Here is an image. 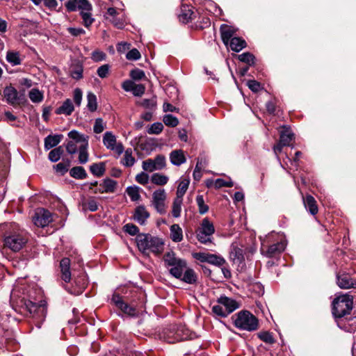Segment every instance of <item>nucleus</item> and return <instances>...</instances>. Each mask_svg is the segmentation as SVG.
Listing matches in <instances>:
<instances>
[{"mask_svg":"<svg viewBox=\"0 0 356 356\" xmlns=\"http://www.w3.org/2000/svg\"><path fill=\"white\" fill-rule=\"evenodd\" d=\"M170 160L171 163L175 166H179L186 161L184 151L181 149L173 150L170 154Z\"/></svg>","mask_w":356,"mask_h":356,"instance_id":"25","label":"nucleus"},{"mask_svg":"<svg viewBox=\"0 0 356 356\" xmlns=\"http://www.w3.org/2000/svg\"><path fill=\"white\" fill-rule=\"evenodd\" d=\"M124 7L121 1L113 0V25L120 29H123L127 24Z\"/></svg>","mask_w":356,"mask_h":356,"instance_id":"9","label":"nucleus"},{"mask_svg":"<svg viewBox=\"0 0 356 356\" xmlns=\"http://www.w3.org/2000/svg\"><path fill=\"white\" fill-rule=\"evenodd\" d=\"M140 105L149 111H155L156 108V97H152L151 99H143L140 102Z\"/></svg>","mask_w":356,"mask_h":356,"instance_id":"47","label":"nucleus"},{"mask_svg":"<svg viewBox=\"0 0 356 356\" xmlns=\"http://www.w3.org/2000/svg\"><path fill=\"white\" fill-rule=\"evenodd\" d=\"M105 128L104 123L101 118H97L95 120V125L93 127L94 132L96 134L102 133Z\"/></svg>","mask_w":356,"mask_h":356,"instance_id":"63","label":"nucleus"},{"mask_svg":"<svg viewBox=\"0 0 356 356\" xmlns=\"http://www.w3.org/2000/svg\"><path fill=\"white\" fill-rule=\"evenodd\" d=\"M303 203L306 210L309 213L314 216L318 213V209L314 197L310 195H307L305 198H303Z\"/></svg>","mask_w":356,"mask_h":356,"instance_id":"27","label":"nucleus"},{"mask_svg":"<svg viewBox=\"0 0 356 356\" xmlns=\"http://www.w3.org/2000/svg\"><path fill=\"white\" fill-rule=\"evenodd\" d=\"M63 152L64 149L62 146L56 147L49 153V159L52 162H56L60 159Z\"/></svg>","mask_w":356,"mask_h":356,"instance_id":"44","label":"nucleus"},{"mask_svg":"<svg viewBox=\"0 0 356 356\" xmlns=\"http://www.w3.org/2000/svg\"><path fill=\"white\" fill-rule=\"evenodd\" d=\"M247 86L253 92H257L262 88L261 83L255 80L248 81Z\"/></svg>","mask_w":356,"mask_h":356,"instance_id":"61","label":"nucleus"},{"mask_svg":"<svg viewBox=\"0 0 356 356\" xmlns=\"http://www.w3.org/2000/svg\"><path fill=\"white\" fill-rule=\"evenodd\" d=\"M97 209V203L94 199L86 200L82 202V209L84 211H95Z\"/></svg>","mask_w":356,"mask_h":356,"instance_id":"46","label":"nucleus"},{"mask_svg":"<svg viewBox=\"0 0 356 356\" xmlns=\"http://www.w3.org/2000/svg\"><path fill=\"white\" fill-rule=\"evenodd\" d=\"M234 326L240 330L253 332L259 327L258 318L248 310H242L232 316Z\"/></svg>","mask_w":356,"mask_h":356,"instance_id":"4","label":"nucleus"},{"mask_svg":"<svg viewBox=\"0 0 356 356\" xmlns=\"http://www.w3.org/2000/svg\"><path fill=\"white\" fill-rule=\"evenodd\" d=\"M124 147L121 143L116 141V138L113 135V152H115L118 156H120L124 152Z\"/></svg>","mask_w":356,"mask_h":356,"instance_id":"59","label":"nucleus"},{"mask_svg":"<svg viewBox=\"0 0 356 356\" xmlns=\"http://www.w3.org/2000/svg\"><path fill=\"white\" fill-rule=\"evenodd\" d=\"M170 238L174 242H180L183 240V232L180 226L174 224L170 227Z\"/></svg>","mask_w":356,"mask_h":356,"instance_id":"31","label":"nucleus"},{"mask_svg":"<svg viewBox=\"0 0 356 356\" xmlns=\"http://www.w3.org/2000/svg\"><path fill=\"white\" fill-rule=\"evenodd\" d=\"M353 304V298L348 294L337 296L332 301V315L336 318L345 316L352 310Z\"/></svg>","mask_w":356,"mask_h":356,"instance_id":"5","label":"nucleus"},{"mask_svg":"<svg viewBox=\"0 0 356 356\" xmlns=\"http://www.w3.org/2000/svg\"><path fill=\"white\" fill-rule=\"evenodd\" d=\"M177 279L188 284H195L197 282L196 273L193 268L188 267V265L184 270L183 275Z\"/></svg>","mask_w":356,"mask_h":356,"instance_id":"22","label":"nucleus"},{"mask_svg":"<svg viewBox=\"0 0 356 356\" xmlns=\"http://www.w3.org/2000/svg\"><path fill=\"white\" fill-rule=\"evenodd\" d=\"M212 312L217 316L225 318L229 315V312L220 304L212 307Z\"/></svg>","mask_w":356,"mask_h":356,"instance_id":"49","label":"nucleus"},{"mask_svg":"<svg viewBox=\"0 0 356 356\" xmlns=\"http://www.w3.org/2000/svg\"><path fill=\"white\" fill-rule=\"evenodd\" d=\"M29 97L30 99L34 103H39L42 102L43 99V95L42 92L36 88H33L30 90L29 93Z\"/></svg>","mask_w":356,"mask_h":356,"instance_id":"51","label":"nucleus"},{"mask_svg":"<svg viewBox=\"0 0 356 356\" xmlns=\"http://www.w3.org/2000/svg\"><path fill=\"white\" fill-rule=\"evenodd\" d=\"M140 58V53L139 51L134 48L129 51L126 54V58L129 60H137Z\"/></svg>","mask_w":356,"mask_h":356,"instance_id":"60","label":"nucleus"},{"mask_svg":"<svg viewBox=\"0 0 356 356\" xmlns=\"http://www.w3.org/2000/svg\"><path fill=\"white\" fill-rule=\"evenodd\" d=\"M113 303L124 314L129 316H136V308L125 302L118 295L113 294Z\"/></svg>","mask_w":356,"mask_h":356,"instance_id":"14","label":"nucleus"},{"mask_svg":"<svg viewBox=\"0 0 356 356\" xmlns=\"http://www.w3.org/2000/svg\"><path fill=\"white\" fill-rule=\"evenodd\" d=\"M70 175L71 177L79 179H83L87 177V173L85 169L81 166L72 168L70 171Z\"/></svg>","mask_w":356,"mask_h":356,"instance_id":"41","label":"nucleus"},{"mask_svg":"<svg viewBox=\"0 0 356 356\" xmlns=\"http://www.w3.org/2000/svg\"><path fill=\"white\" fill-rule=\"evenodd\" d=\"M74 283L79 286L80 290L84 289L88 284V280L84 274L74 279Z\"/></svg>","mask_w":356,"mask_h":356,"instance_id":"57","label":"nucleus"},{"mask_svg":"<svg viewBox=\"0 0 356 356\" xmlns=\"http://www.w3.org/2000/svg\"><path fill=\"white\" fill-rule=\"evenodd\" d=\"M163 121L166 126L170 127H175L179 124L178 118L171 114L165 115Z\"/></svg>","mask_w":356,"mask_h":356,"instance_id":"48","label":"nucleus"},{"mask_svg":"<svg viewBox=\"0 0 356 356\" xmlns=\"http://www.w3.org/2000/svg\"><path fill=\"white\" fill-rule=\"evenodd\" d=\"M61 138V135L48 136L44 139V148L49 149L56 147L60 142Z\"/></svg>","mask_w":356,"mask_h":356,"instance_id":"32","label":"nucleus"},{"mask_svg":"<svg viewBox=\"0 0 356 356\" xmlns=\"http://www.w3.org/2000/svg\"><path fill=\"white\" fill-rule=\"evenodd\" d=\"M10 298L17 306L25 308L30 314H39L40 317L42 318V320L44 321L46 310L43 306L26 299L25 297H18L17 291H13L11 293Z\"/></svg>","mask_w":356,"mask_h":356,"instance_id":"6","label":"nucleus"},{"mask_svg":"<svg viewBox=\"0 0 356 356\" xmlns=\"http://www.w3.org/2000/svg\"><path fill=\"white\" fill-rule=\"evenodd\" d=\"M193 15L192 6L183 4L179 14V19L183 23H187L193 19Z\"/></svg>","mask_w":356,"mask_h":356,"instance_id":"26","label":"nucleus"},{"mask_svg":"<svg viewBox=\"0 0 356 356\" xmlns=\"http://www.w3.org/2000/svg\"><path fill=\"white\" fill-rule=\"evenodd\" d=\"M215 233L213 223L208 218H204L196 230L197 241L204 245L212 243L213 234Z\"/></svg>","mask_w":356,"mask_h":356,"instance_id":"7","label":"nucleus"},{"mask_svg":"<svg viewBox=\"0 0 356 356\" xmlns=\"http://www.w3.org/2000/svg\"><path fill=\"white\" fill-rule=\"evenodd\" d=\"M73 100L74 104L79 106L82 101V91L80 88H75L73 92Z\"/></svg>","mask_w":356,"mask_h":356,"instance_id":"62","label":"nucleus"},{"mask_svg":"<svg viewBox=\"0 0 356 356\" xmlns=\"http://www.w3.org/2000/svg\"><path fill=\"white\" fill-rule=\"evenodd\" d=\"M140 188L137 186H130L127 188L126 192L132 202H136L140 199Z\"/></svg>","mask_w":356,"mask_h":356,"instance_id":"36","label":"nucleus"},{"mask_svg":"<svg viewBox=\"0 0 356 356\" xmlns=\"http://www.w3.org/2000/svg\"><path fill=\"white\" fill-rule=\"evenodd\" d=\"M149 216L150 213L144 205H138L135 208L133 218L139 225H145Z\"/></svg>","mask_w":356,"mask_h":356,"instance_id":"17","label":"nucleus"},{"mask_svg":"<svg viewBox=\"0 0 356 356\" xmlns=\"http://www.w3.org/2000/svg\"><path fill=\"white\" fill-rule=\"evenodd\" d=\"M136 162L135 158L132 156V149L128 148L124 151V155L121 161L122 165L126 167H131Z\"/></svg>","mask_w":356,"mask_h":356,"instance_id":"34","label":"nucleus"},{"mask_svg":"<svg viewBox=\"0 0 356 356\" xmlns=\"http://www.w3.org/2000/svg\"><path fill=\"white\" fill-rule=\"evenodd\" d=\"M163 129V125L161 122H154L147 129L149 134H159Z\"/></svg>","mask_w":356,"mask_h":356,"instance_id":"53","label":"nucleus"},{"mask_svg":"<svg viewBox=\"0 0 356 356\" xmlns=\"http://www.w3.org/2000/svg\"><path fill=\"white\" fill-rule=\"evenodd\" d=\"M233 185L234 184L231 180L225 181L221 178L216 179L214 182V186L216 188H220L222 187H232Z\"/></svg>","mask_w":356,"mask_h":356,"instance_id":"56","label":"nucleus"},{"mask_svg":"<svg viewBox=\"0 0 356 356\" xmlns=\"http://www.w3.org/2000/svg\"><path fill=\"white\" fill-rule=\"evenodd\" d=\"M105 163L103 162L93 163L90 166L91 173L97 177L102 176L105 172Z\"/></svg>","mask_w":356,"mask_h":356,"instance_id":"42","label":"nucleus"},{"mask_svg":"<svg viewBox=\"0 0 356 356\" xmlns=\"http://www.w3.org/2000/svg\"><path fill=\"white\" fill-rule=\"evenodd\" d=\"M136 181L142 185H145L149 181V176L145 172H142L136 176Z\"/></svg>","mask_w":356,"mask_h":356,"instance_id":"64","label":"nucleus"},{"mask_svg":"<svg viewBox=\"0 0 356 356\" xmlns=\"http://www.w3.org/2000/svg\"><path fill=\"white\" fill-rule=\"evenodd\" d=\"M188 181H182L180 182L177 191L176 197H180V199H183V196L188 189Z\"/></svg>","mask_w":356,"mask_h":356,"instance_id":"54","label":"nucleus"},{"mask_svg":"<svg viewBox=\"0 0 356 356\" xmlns=\"http://www.w3.org/2000/svg\"><path fill=\"white\" fill-rule=\"evenodd\" d=\"M90 3L88 0H69L65 3L68 12L87 10L90 8Z\"/></svg>","mask_w":356,"mask_h":356,"instance_id":"16","label":"nucleus"},{"mask_svg":"<svg viewBox=\"0 0 356 356\" xmlns=\"http://www.w3.org/2000/svg\"><path fill=\"white\" fill-rule=\"evenodd\" d=\"M0 239L3 248L13 252L22 250L29 241L27 232L15 222L0 225Z\"/></svg>","mask_w":356,"mask_h":356,"instance_id":"1","label":"nucleus"},{"mask_svg":"<svg viewBox=\"0 0 356 356\" xmlns=\"http://www.w3.org/2000/svg\"><path fill=\"white\" fill-rule=\"evenodd\" d=\"M6 60L13 65H18L22 63V58L19 53L14 51H9L7 52Z\"/></svg>","mask_w":356,"mask_h":356,"instance_id":"37","label":"nucleus"},{"mask_svg":"<svg viewBox=\"0 0 356 356\" xmlns=\"http://www.w3.org/2000/svg\"><path fill=\"white\" fill-rule=\"evenodd\" d=\"M136 241L138 250L143 254H149V252L159 254L163 250V240L149 234H138Z\"/></svg>","mask_w":356,"mask_h":356,"instance_id":"2","label":"nucleus"},{"mask_svg":"<svg viewBox=\"0 0 356 356\" xmlns=\"http://www.w3.org/2000/svg\"><path fill=\"white\" fill-rule=\"evenodd\" d=\"M85 186H88V189L94 193H108L111 191V179H106L99 184H98L97 181L86 184Z\"/></svg>","mask_w":356,"mask_h":356,"instance_id":"15","label":"nucleus"},{"mask_svg":"<svg viewBox=\"0 0 356 356\" xmlns=\"http://www.w3.org/2000/svg\"><path fill=\"white\" fill-rule=\"evenodd\" d=\"M130 76L132 79L139 81L143 79L145 76V74L142 70L136 68L131 71Z\"/></svg>","mask_w":356,"mask_h":356,"instance_id":"58","label":"nucleus"},{"mask_svg":"<svg viewBox=\"0 0 356 356\" xmlns=\"http://www.w3.org/2000/svg\"><path fill=\"white\" fill-rule=\"evenodd\" d=\"M258 337L264 342L273 344L275 342V340L272 334L269 332H261L257 334Z\"/></svg>","mask_w":356,"mask_h":356,"instance_id":"52","label":"nucleus"},{"mask_svg":"<svg viewBox=\"0 0 356 356\" xmlns=\"http://www.w3.org/2000/svg\"><path fill=\"white\" fill-rule=\"evenodd\" d=\"M53 220L52 214L44 209H38L33 217V221L37 227H44Z\"/></svg>","mask_w":356,"mask_h":356,"instance_id":"13","label":"nucleus"},{"mask_svg":"<svg viewBox=\"0 0 356 356\" xmlns=\"http://www.w3.org/2000/svg\"><path fill=\"white\" fill-rule=\"evenodd\" d=\"M124 231L131 236H137L139 232V229L136 225L132 223H127L124 226Z\"/></svg>","mask_w":356,"mask_h":356,"instance_id":"55","label":"nucleus"},{"mask_svg":"<svg viewBox=\"0 0 356 356\" xmlns=\"http://www.w3.org/2000/svg\"><path fill=\"white\" fill-rule=\"evenodd\" d=\"M228 44H229V47L232 51L239 52L246 47L247 43L245 40L241 38L234 37L229 40Z\"/></svg>","mask_w":356,"mask_h":356,"instance_id":"30","label":"nucleus"},{"mask_svg":"<svg viewBox=\"0 0 356 356\" xmlns=\"http://www.w3.org/2000/svg\"><path fill=\"white\" fill-rule=\"evenodd\" d=\"M165 166V158L163 155H157L154 159H148L143 161L142 168L144 171L152 172L163 169Z\"/></svg>","mask_w":356,"mask_h":356,"instance_id":"11","label":"nucleus"},{"mask_svg":"<svg viewBox=\"0 0 356 356\" xmlns=\"http://www.w3.org/2000/svg\"><path fill=\"white\" fill-rule=\"evenodd\" d=\"M230 258L234 263L242 264L244 261L243 250L238 246L232 245L230 251Z\"/></svg>","mask_w":356,"mask_h":356,"instance_id":"29","label":"nucleus"},{"mask_svg":"<svg viewBox=\"0 0 356 356\" xmlns=\"http://www.w3.org/2000/svg\"><path fill=\"white\" fill-rule=\"evenodd\" d=\"M3 96L7 102L13 106L18 103V93L13 86H7L3 90Z\"/></svg>","mask_w":356,"mask_h":356,"instance_id":"23","label":"nucleus"},{"mask_svg":"<svg viewBox=\"0 0 356 356\" xmlns=\"http://www.w3.org/2000/svg\"><path fill=\"white\" fill-rule=\"evenodd\" d=\"M217 302L222 305L229 314L239 307V305L235 300L225 296L218 298Z\"/></svg>","mask_w":356,"mask_h":356,"instance_id":"19","label":"nucleus"},{"mask_svg":"<svg viewBox=\"0 0 356 356\" xmlns=\"http://www.w3.org/2000/svg\"><path fill=\"white\" fill-rule=\"evenodd\" d=\"M163 261L169 274L175 278L181 277L188 265L186 259L177 257L173 251L165 252L163 257Z\"/></svg>","mask_w":356,"mask_h":356,"instance_id":"3","label":"nucleus"},{"mask_svg":"<svg viewBox=\"0 0 356 356\" xmlns=\"http://www.w3.org/2000/svg\"><path fill=\"white\" fill-rule=\"evenodd\" d=\"M74 110V106L70 99H65L62 105L56 108V113L57 115L64 114L65 115H70Z\"/></svg>","mask_w":356,"mask_h":356,"instance_id":"28","label":"nucleus"},{"mask_svg":"<svg viewBox=\"0 0 356 356\" xmlns=\"http://www.w3.org/2000/svg\"><path fill=\"white\" fill-rule=\"evenodd\" d=\"M182 202L183 199H180V197H175L174 199L172 206V215L174 218L180 217Z\"/></svg>","mask_w":356,"mask_h":356,"instance_id":"39","label":"nucleus"},{"mask_svg":"<svg viewBox=\"0 0 356 356\" xmlns=\"http://www.w3.org/2000/svg\"><path fill=\"white\" fill-rule=\"evenodd\" d=\"M236 30L227 24H222L220 26L221 39L225 45H228L229 40L234 38Z\"/></svg>","mask_w":356,"mask_h":356,"instance_id":"24","label":"nucleus"},{"mask_svg":"<svg viewBox=\"0 0 356 356\" xmlns=\"http://www.w3.org/2000/svg\"><path fill=\"white\" fill-rule=\"evenodd\" d=\"M337 283L341 289H348L356 288V280L351 278L348 274L337 275Z\"/></svg>","mask_w":356,"mask_h":356,"instance_id":"18","label":"nucleus"},{"mask_svg":"<svg viewBox=\"0 0 356 356\" xmlns=\"http://www.w3.org/2000/svg\"><path fill=\"white\" fill-rule=\"evenodd\" d=\"M286 247V241L281 240L272 245H266L264 242L261 243L260 252L262 255L268 258H274L280 256L284 251Z\"/></svg>","mask_w":356,"mask_h":356,"instance_id":"8","label":"nucleus"},{"mask_svg":"<svg viewBox=\"0 0 356 356\" xmlns=\"http://www.w3.org/2000/svg\"><path fill=\"white\" fill-rule=\"evenodd\" d=\"M92 5L90 4V8L87 10H83L80 13L81 18L83 19V24L86 27H89L94 22V19L92 17Z\"/></svg>","mask_w":356,"mask_h":356,"instance_id":"40","label":"nucleus"},{"mask_svg":"<svg viewBox=\"0 0 356 356\" xmlns=\"http://www.w3.org/2000/svg\"><path fill=\"white\" fill-rule=\"evenodd\" d=\"M195 337V334L191 332L188 328L184 326H180L177 328L175 332V339L174 341H169L170 343H174L175 341H180L187 339H193Z\"/></svg>","mask_w":356,"mask_h":356,"instance_id":"20","label":"nucleus"},{"mask_svg":"<svg viewBox=\"0 0 356 356\" xmlns=\"http://www.w3.org/2000/svg\"><path fill=\"white\" fill-rule=\"evenodd\" d=\"M88 141L83 139V143L79 147V161L81 163H86L88 160V154L87 152Z\"/></svg>","mask_w":356,"mask_h":356,"instance_id":"35","label":"nucleus"},{"mask_svg":"<svg viewBox=\"0 0 356 356\" xmlns=\"http://www.w3.org/2000/svg\"><path fill=\"white\" fill-rule=\"evenodd\" d=\"M207 263L220 267L222 266L226 263V261L220 255L209 253Z\"/></svg>","mask_w":356,"mask_h":356,"instance_id":"38","label":"nucleus"},{"mask_svg":"<svg viewBox=\"0 0 356 356\" xmlns=\"http://www.w3.org/2000/svg\"><path fill=\"white\" fill-rule=\"evenodd\" d=\"M87 108L91 112H94L97 108V97L92 92H88L87 95Z\"/></svg>","mask_w":356,"mask_h":356,"instance_id":"45","label":"nucleus"},{"mask_svg":"<svg viewBox=\"0 0 356 356\" xmlns=\"http://www.w3.org/2000/svg\"><path fill=\"white\" fill-rule=\"evenodd\" d=\"M238 59L249 66H254L255 65L256 58L250 52H244L237 56Z\"/></svg>","mask_w":356,"mask_h":356,"instance_id":"33","label":"nucleus"},{"mask_svg":"<svg viewBox=\"0 0 356 356\" xmlns=\"http://www.w3.org/2000/svg\"><path fill=\"white\" fill-rule=\"evenodd\" d=\"M60 268L62 280L65 282H69L71 280L70 260L69 258L65 257L61 259Z\"/></svg>","mask_w":356,"mask_h":356,"instance_id":"21","label":"nucleus"},{"mask_svg":"<svg viewBox=\"0 0 356 356\" xmlns=\"http://www.w3.org/2000/svg\"><path fill=\"white\" fill-rule=\"evenodd\" d=\"M196 202L198 207V211L200 214H204L209 211V207L204 203L203 195H198L196 197Z\"/></svg>","mask_w":356,"mask_h":356,"instance_id":"50","label":"nucleus"},{"mask_svg":"<svg viewBox=\"0 0 356 356\" xmlns=\"http://www.w3.org/2000/svg\"><path fill=\"white\" fill-rule=\"evenodd\" d=\"M166 193L163 188L156 190L152 193V199L151 200V206L161 215L166 213L165 208Z\"/></svg>","mask_w":356,"mask_h":356,"instance_id":"10","label":"nucleus"},{"mask_svg":"<svg viewBox=\"0 0 356 356\" xmlns=\"http://www.w3.org/2000/svg\"><path fill=\"white\" fill-rule=\"evenodd\" d=\"M293 140H294V134L289 129H286L280 133V140L273 148L279 161L278 154L282 152L283 147L290 146V143Z\"/></svg>","mask_w":356,"mask_h":356,"instance_id":"12","label":"nucleus"},{"mask_svg":"<svg viewBox=\"0 0 356 356\" xmlns=\"http://www.w3.org/2000/svg\"><path fill=\"white\" fill-rule=\"evenodd\" d=\"M151 181L153 184L163 186L167 184L168 177L159 173H154L151 177Z\"/></svg>","mask_w":356,"mask_h":356,"instance_id":"43","label":"nucleus"}]
</instances>
